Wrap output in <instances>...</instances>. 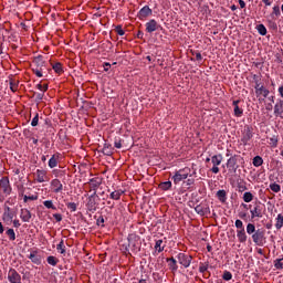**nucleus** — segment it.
<instances>
[{
    "instance_id": "f704fd0d",
    "label": "nucleus",
    "mask_w": 283,
    "mask_h": 283,
    "mask_svg": "<svg viewBox=\"0 0 283 283\" xmlns=\"http://www.w3.org/2000/svg\"><path fill=\"white\" fill-rule=\"evenodd\" d=\"M10 90L11 92H17L19 90V81L17 80H10Z\"/></svg>"
},
{
    "instance_id": "f03ea898",
    "label": "nucleus",
    "mask_w": 283,
    "mask_h": 283,
    "mask_svg": "<svg viewBox=\"0 0 283 283\" xmlns=\"http://www.w3.org/2000/svg\"><path fill=\"white\" fill-rule=\"evenodd\" d=\"M252 242H254L256 247H264V244H266V230L258 229L255 233L252 234Z\"/></svg>"
},
{
    "instance_id": "680f3d73",
    "label": "nucleus",
    "mask_w": 283,
    "mask_h": 283,
    "mask_svg": "<svg viewBox=\"0 0 283 283\" xmlns=\"http://www.w3.org/2000/svg\"><path fill=\"white\" fill-rule=\"evenodd\" d=\"M116 149H120V147H123V143L120 142V139H116L114 143Z\"/></svg>"
},
{
    "instance_id": "9b49d317",
    "label": "nucleus",
    "mask_w": 283,
    "mask_h": 283,
    "mask_svg": "<svg viewBox=\"0 0 283 283\" xmlns=\"http://www.w3.org/2000/svg\"><path fill=\"white\" fill-rule=\"evenodd\" d=\"M36 182H50V177L48 176V170L38 169L35 171Z\"/></svg>"
},
{
    "instance_id": "f8f14e48",
    "label": "nucleus",
    "mask_w": 283,
    "mask_h": 283,
    "mask_svg": "<svg viewBox=\"0 0 283 283\" xmlns=\"http://www.w3.org/2000/svg\"><path fill=\"white\" fill-rule=\"evenodd\" d=\"M8 280L10 283H21V274L14 269H10L8 273Z\"/></svg>"
},
{
    "instance_id": "a878e982",
    "label": "nucleus",
    "mask_w": 283,
    "mask_h": 283,
    "mask_svg": "<svg viewBox=\"0 0 283 283\" xmlns=\"http://www.w3.org/2000/svg\"><path fill=\"white\" fill-rule=\"evenodd\" d=\"M217 198L222 203L227 202V190H218L217 191Z\"/></svg>"
},
{
    "instance_id": "052dcab7",
    "label": "nucleus",
    "mask_w": 283,
    "mask_h": 283,
    "mask_svg": "<svg viewBox=\"0 0 283 283\" xmlns=\"http://www.w3.org/2000/svg\"><path fill=\"white\" fill-rule=\"evenodd\" d=\"M53 218L56 220V222H61V220H63V216H61V213H54Z\"/></svg>"
},
{
    "instance_id": "393cba45",
    "label": "nucleus",
    "mask_w": 283,
    "mask_h": 283,
    "mask_svg": "<svg viewBox=\"0 0 283 283\" xmlns=\"http://www.w3.org/2000/svg\"><path fill=\"white\" fill-rule=\"evenodd\" d=\"M283 227V213H279L275 218V229L280 231Z\"/></svg>"
},
{
    "instance_id": "2eb2a0df",
    "label": "nucleus",
    "mask_w": 283,
    "mask_h": 283,
    "mask_svg": "<svg viewBox=\"0 0 283 283\" xmlns=\"http://www.w3.org/2000/svg\"><path fill=\"white\" fill-rule=\"evenodd\" d=\"M51 189L53 193H61V191H63V184L61 182L60 179H52Z\"/></svg>"
},
{
    "instance_id": "49530a36",
    "label": "nucleus",
    "mask_w": 283,
    "mask_h": 283,
    "mask_svg": "<svg viewBox=\"0 0 283 283\" xmlns=\"http://www.w3.org/2000/svg\"><path fill=\"white\" fill-rule=\"evenodd\" d=\"M254 85H262V77L258 74L252 75Z\"/></svg>"
},
{
    "instance_id": "e2e57ef3",
    "label": "nucleus",
    "mask_w": 283,
    "mask_h": 283,
    "mask_svg": "<svg viewBox=\"0 0 283 283\" xmlns=\"http://www.w3.org/2000/svg\"><path fill=\"white\" fill-rule=\"evenodd\" d=\"M109 67H112V64L105 62L104 63V72H109Z\"/></svg>"
},
{
    "instance_id": "09e8293b",
    "label": "nucleus",
    "mask_w": 283,
    "mask_h": 283,
    "mask_svg": "<svg viewBox=\"0 0 283 283\" xmlns=\"http://www.w3.org/2000/svg\"><path fill=\"white\" fill-rule=\"evenodd\" d=\"M28 200H39V196H35V195H32V196L24 195L23 196V201L28 202Z\"/></svg>"
},
{
    "instance_id": "bb28decb",
    "label": "nucleus",
    "mask_w": 283,
    "mask_h": 283,
    "mask_svg": "<svg viewBox=\"0 0 283 283\" xmlns=\"http://www.w3.org/2000/svg\"><path fill=\"white\" fill-rule=\"evenodd\" d=\"M59 165V155H53L49 160V167L50 169H54Z\"/></svg>"
},
{
    "instance_id": "72a5a7b5",
    "label": "nucleus",
    "mask_w": 283,
    "mask_h": 283,
    "mask_svg": "<svg viewBox=\"0 0 283 283\" xmlns=\"http://www.w3.org/2000/svg\"><path fill=\"white\" fill-rule=\"evenodd\" d=\"M252 163L254 167H262V165L264 164V159H262V157L260 156H255Z\"/></svg>"
},
{
    "instance_id": "7c9ffc66",
    "label": "nucleus",
    "mask_w": 283,
    "mask_h": 283,
    "mask_svg": "<svg viewBox=\"0 0 283 283\" xmlns=\"http://www.w3.org/2000/svg\"><path fill=\"white\" fill-rule=\"evenodd\" d=\"M46 262L50 264V266H56V264H59V259L56 256L50 255L46 258Z\"/></svg>"
},
{
    "instance_id": "774afa93",
    "label": "nucleus",
    "mask_w": 283,
    "mask_h": 283,
    "mask_svg": "<svg viewBox=\"0 0 283 283\" xmlns=\"http://www.w3.org/2000/svg\"><path fill=\"white\" fill-rule=\"evenodd\" d=\"M196 60L197 61H202V54H200L199 52L196 53Z\"/></svg>"
},
{
    "instance_id": "e433bc0d",
    "label": "nucleus",
    "mask_w": 283,
    "mask_h": 283,
    "mask_svg": "<svg viewBox=\"0 0 283 283\" xmlns=\"http://www.w3.org/2000/svg\"><path fill=\"white\" fill-rule=\"evenodd\" d=\"M56 251H59L61 255H65V243L63 240H61L60 243L56 245Z\"/></svg>"
},
{
    "instance_id": "338daca9",
    "label": "nucleus",
    "mask_w": 283,
    "mask_h": 283,
    "mask_svg": "<svg viewBox=\"0 0 283 283\" xmlns=\"http://www.w3.org/2000/svg\"><path fill=\"white\" fill-rule=\"evenodd\" d=\"M279 94L283 98V83L279 86Z\"/></svg>"
},
{
    "instance_id": "6e6552de",
    "label": "nucleus",
    "mask_w": 283,
    "mask_h": 283,
    "mask_svg": "<svg viewBox=\"0 0 283 283\" xmlns=\"http://www.w3.org/2000/svg\"><path fill=\"white\" fill-rule=\"evenodd\" d=\"M226 165H227L229 174H235L238 171V167H239L238 166V155L230 157L227 160Z\"/></svg>"
},
{
    "instance_id": "5701e85b",
    "label": "nucleus",
    "mask_w": 283,
    "mask_h": 283,
    "mask_svg": "<svg viewBox=\"0 0 283 283\" xmlns=\"http://www.w3.org/2000/svg\"><path fill=\"white\" fill-rule=\"evenodd\" d=\"M251 218H262V208L260 206H255L252 210H250Z\"/></svg>"
},
{
    "instance_id": "f3484780",
    "label": "nucleus",
    "mask_w": 283,
    "mask_h": 283,
    "mask_svg": "<svg viewBox=\"0 0 283 283\" xmlns=\"http://www.w3.org/2000/svg\"><path fill=\"white\" fill-rule=\"evenodd\" d=\"M195 211L199 216H207V213H209V206L200 203V205L196 206Z\"/></svg>"
},
{
    "instance_id": "de8ad7c7",
    "label": "nucleus",
    "mask_w": 283,
    "mask_h": 283,
    "mask_svg": "<svg viewBox=\"0 0 283 283\" xmlns=\"http://www.w3.org/2000/svg\"><path fill=\"white\" fill-rule=\"evenodd\" d=\"M208 269H209V263H201L199 266L200 273H207Z\"/></svg>"
},
{
    "instance_id": "aec40b11",
    "label": "nucleus",
    "mask_w": 283,
    "mask_h": 283,
    "mask_svg": "<svg viewBox=\"0 0 283 283\" xmlns=\"http://www.w3.org/2000/svg\"><path fill=\"white\" fill-rule=\"evenodd\" d=\"M29 260H31L33 264H41V255H39L38 251H32L29 255Z\"/></svg>"
},
{
    "instance_id": "ddd939ff",
    "label": "nucleus",
    "mask_w": 283,
    "mask_h": 283,
    "mask_svg": "<svg viewBox=\"0 0 283 283\" xmlns=\"http://www.w3.org/2000/svg\"><path fill=\"white\" fill-rule=\"evenodd\" d=\"M154 14V11L149 6L143 7L138 12V19L143 21L144 19H147V17H151Z\"/></svg>"
},
{
    "instance_id": "4d7b16f0",
    "label": "nucleus",
    "mask_w": 283,
    "mask_h": 283,
    "mask_svg": "<svg viewBox=\"0 0 283 283\" xmlns=\"http://www.w3.org/2000/svg\"><path fill=\"white\" fill-rule=\"evenodd\" d=\"M36 87L40 90V92H48V84H38Z\"/></svg>"
},
{
    "instance_id": "c756f323",
    "label": "nucleus",
    "mask_w": 283,
    "mask_h": 283,
    "mask_svg": "<svg viewBox=\"0 0 283 283\" xmlns=\"http://www.w3.org/2000/svg\"><path fill=\"white\" fill-rule=\"evenodd\" d=\"M6 234L8 235L9 240L11 242H14L17 240V233H14V229L10 228L6 231Z\"/></svg>"
},
{
    "instance_id": "3c124183",
    "label": "nucleus",
    "mask_w": 283,
    "mask_h": 283,
    "mask_svg": "<svg viewBox=\"0 0 283 283\" xmlns=\"http://www.w3.org/2000/svg\"><path fill=\"white\" fill-rule=\"evenodd\" d=\"M238 191H240L241 193L243 191H247V185L242 182L238 184Z\"/></svg>"
},
{
    "instance_id": "c03bdc74",
    "label": "nucleus",
    "mask_w": 283,
    "mask_h": 283,
    "mask_svg": "<svg viewBox=\"0 0 283 283\" xmlns=\"http://www.w3.org/2000/svg\"><path fill=\"white\" fill-rule=\"evenodd\" d=\"M234 227L238 229L237 231H244V223L240 219L235 220Z\"/></svg>"
},
{
    "instance_id": "a211bd4d",
    "label": "nucleus",
    "mask_w": 283,
    "mask_h": 283,
    "mask_svg": "<svg viewBox=\"0 0 283 283\" xmlns=\"http://www.w3.org/2000/svg\"><path fill=\"white\" fill-rule=\"evenodd\" d=\"M20 218H21L22 222H30V220L32 218V213L30 212V210H28L25 208L21 209Z\"/></svg>"
},
{
    "instance_id": "7ed1b4c3",
    "label": "nucleus",
    "mask_w": 283,
    "mask_h": 283,
    "mask_svg": "<svg viewBox=\"0 0 283 283\" xmlns=\"http://www.w3.org/2000/svg\"><path fill=\"white\" fill-rule=\"evenodd\" d=\"M101 205V197L96 192H93L87 198L86 207L90 211H96Z\"/></svg>"
},
{
    "instance_id": "4c0bfd02",
    "label": "nucleus",
    "mask_w": 283,
    "mask_h": 283,
    "mask_svg": "<svg viewBox=\"0 0 283 283\" xmlns=\"http://www.w3.org/2000/svg\"><path fill=\"white\" fill-rule=\"evenodd\" d=\"M155 249L158 251V253H163V251H165V245H163L161 239L156 241Z\"/></svg>"
},
{
    "instance_id": "69168bd1",
    "label": "nucleus",
    "mask_w": 283,
    "mask_h": 283,
    "mask_svg": "<svg viewBox=\"0 0 283 283\" xmlns=\"http://www.w3.org/2000/svg\"><path fill=\"white\" fill-rule=\"evenodd\" d=\"M239 6L241 9L247 8V3L244 2V0H239Z\"/></svg>"
},
{
    "instance_id": "20e7f679",
    "label": "nucleus",
    "mask_w": 283,
    "mask_h": 283,
    "mask_svg": "<svg viewBox=\"0 0 283 283\" xmlns=\"http://www.w3.org/2000/svg\"><path fill=\"white\" fill-rule=\"evenodd\" d=\"M222 160H223V157H222V154H218V155H214L211 157V165H212V168L210 169V171L212 174H220V165H222Z\"/></svg>"
},
{
    "instance_id": "f257e3e1",
    "label": "nucleus",
    "mask_w": 283,
    "mask_h": 283,
    "mask_svg": "<svg viewBox=\"0 0 283 283\" xmlns=\"http://www.w3.org/2000/svg\"><path fill=\"white\" fill-rule=\"evenodd\" d=\"M191 168L189 167H185L182 169H179L175 172V175L172 176V182L174 185H180V182H182V180H187L189 178V176L191 177Z\"/></svg>"
},
{
    "instance_id": "0e129e2a",
    "label": "nucleus",
    "mask_w": 283,
    "mask_h": 283,
    "mask_svg": "<svg viewBox=\"0 0 283 283\" xmlns=\"http://www.w3.org/2000/svg\"><path fill=\"white\" fill-rule=\"evenodd\" d=\"M13 227H15V229H19V227H21V222L18 219L13 220Z\"/></svg>"
},
{
    "instance_id": "39448f33",
    "label": "nucleus",
    "mask_w": 283,
    "mask_h": 283,
    "mask_svg": "<svg viewBox=\"0 0 283 283\" xmlns=\"http://www.w3.org/2000/svg\"><path fill=\"white\" fill-rule=\"evenodd\" d=\"M14 216H17V212H14L11 207L4 205V212L2 214L3 222H6V224H12Z\"/></svg>"
},
{
    "instance_id": "6ab92c4d",
    "label": "nucleus",
    "mask_w": 283,
    "mask_h": 283,
    "mask_svg": "<svg viewBox=\"0 0 283 283\" xmlns=\"http://www.w3.org/2000/svg\"><path fill=\"white\" fill-rule=\"evenodd\" d=\"M274 115L279 118H283V101H280L274 106Z\"/></svg>"
},
{
    "instance_id": "9d476101",
    "label": "nucleus",
    "mask_w": 283,
    "mask_h": 283,
    "mask_svg": "<svg viewBox=\"0 0 283 283\" xmlns=\"http://www.w3.org/2000/svg\"><path fill=\"white\" fill-rule=\"evenodd\" d=\"M0 187L6 196H10V193H12V187L10 186V179H8V177H3L0 180Z\"/></svg>"
},
{
    "instance_id": "473e14b6",
    "label": "nucleus",
    "mask_w": 283,
    "mask_h": 283,
    "mask_svg": "<svg viewBox=\"0 0 283 283\" xmlns=\"http://www.w3.org/2000/svg\"><path fill=\"white\" fill-rule=\"evenodd\" d=\"M32 71L35 74V76H38V78H43V72H45V69H43V67H33Z\"/></svg>"
},
{
    "instance_id": "ea45409f",
    "label": "nucleus",
    "mask_w": 283,
    "mask_h": 283,
    "mask_svg": "<svg viewBox=\"0 0 283 283\" xmlns=\"http://www.w3.org/2000/svg\"><path fill=\"white\" fill-rule=\"evenodd\" d=\"M170 187H171V181H164L159 185V189H161V191H169Z\"/></svg>"
},
{
    "instance_id": "423d86ee",
    "label": "nucleus",
    "mask_w": 283,
    "mask_h": 283,
    "mask_svg": "<svg viewBox=\"0 0 283 283\" xmlns=\"http://www.w3.org/2000/svg\"><path fill=\"white\" fill-rule=\"evenodd\" d=\"M255 96L261 101L262 98H268L271 91L264 86V84L254 85Z\"/></svg>"
},
{
    "instance_id": "37998d69",
    "label": "nucleus",
    "mask_w": 283,
    "mask_h": 283,
    "mask_svg": "<svg viewBox=\"0 0 283 283\" xmlns=\"http://www.w3.org/2000/svg\"><path fill=\"white\" fill-rule=\"evenodd\" d=\"M270 189L271 191H274V193H280V191L282 190V187L279 184H271L270 185Z\"/></svg>"
},
{
    "instance_id": "4be33fe9",
    "label": "nucleus",
    "mask_w": 283,
    "mask_h": 283,
    "mask_svg": "<svg viewBox=\"0 0 283 283\" xmlns=\"http://www.w3.org/2000/svg\"><path fill=\"white\" fill-rule=\"evenodd\" d=\"M237 238L241 244L247 242V230H237Z\"/></svg>"
},
{
    "instance_id": "5fc2aeb1",
    "label": "nucleus",
    "mask_w": 283,
    "mask_h": 283,
    "mask_svg": "<svg viewBox=\"0 0 283 283\" xmlns=\"http://www.w3.org/2000/svg\"><path fill=\"white\" fill-rule=\"evenodd\" d=\"M66 207L70 209V211H76V203L74 202H69Z\"/></svg>"
},
{
    "instance_id": "13d9d810",
    "label": "nucleus",
    "mask_w": 283,
    "mask_h": 283,
    "mask_svg": "<svg viewBox=\"0 0 283 283\" xmlns=\"http://www.w3.org/2000/svg\"><path fill=\"white\" fill-rule=\"evenodd\" d=\"M96 224L98 227H101V224H102V227H103V224H105V218H103V216L98 217V219L96 220Z\"/></svg>"
},
{
    "instance_id": "1a4fd4ad",
    "label": "nucleus",
    "mask_w": 283,
    "mask_h": 283,
    "mask_svg": "<svg viewBox=\"0 0 283 283\" xmlns=\"http://www.w3.org/2000/svg\"><path fill=\"white\" fill-rule=\"evenodd\" d=\"M251 138H253V128H251V126H245L242 132L241 142L243 145H247Z\"/></svg>"
},
{
    "instance_id": "603ef678",
    "label": "nucleus",
    "mask_w": 283,
    "mask_h": 283,
    "mask_svg": "<svg viewBox=\"0 0 283 283\" xmlns=\"http://www.w3.org/2000/svg\"><path fill=\"white\" fill-rule=\"evenodd\" d=\"M232 277H233V274H231V272L223 273V280H226V282H229V280H231Z\"/></svg>"
},
{
    "instance_id": "dca6fc26",
    "label": "nucleus",
    "mask_w": 283,
    "mask_h": 283,
    "mask_svg": "<svg viewBox=\"0 0 283 283\" xmlns=\"http://www.w3.org/2000/svg\"><path fill=\"white\" fill-rule=\"evenodd\" d=\"M160 28V24H158V22L154 19L149 20L146 23V32H148V34H151V32H156V30H158Z\"/></svg>"
},
{
    "instance_id": "b1692460",
    "label": "nucleus",
    "mask_w": 283,
    "mask_h": 283,
    "mask_svg": "<svg viewBox=\"0 0 283 283\" xmlns=\"http://www.w3.org/2000/svg\"><path fill=\"white\" fill-rule=\"evenodd\" d=\"M34 67H42V70H45V61H43V56H36L33 60Z\"/></svg>"
},
{
    "instance_id": "c9c22d12",
    "label": "nucleus",
    "mask_w": 283,
    "mask_h": 283,
    "mask_svg": "<svg viewBox=\"0 0 283 283\" xmlns=\"http://www.w3.org/2000/svg\"><path fill=\"white\" fill-rule=\"evenodd\" d=\"M245 229H247L248 235H253V233H255V231H258V230H255V224H253V223H248Z\"/></svg>"
},
{
    "instance_id": "4468645a",
    "label": "nucleus",
    "mask_w": 283,
    "mask_h": 283,
    "mask_svg": "<svg viewBox=\"0 0 283 283\" xmlns=\"http://www.w3.org/2000/svg\"><path fill=\"white\" fill-rule=\"evenodd\" d=\"M88 185H90L91 191H93V193H96V191H98V187L103 185V181L101 180V178L95 177L90 179Z\"/></svg>"
},
{
    "instance_id": "2f4dec72",
    "label": "nucleus",
    "mask_w": 283,
    "mask_h": 283,
    "mask_svg": "<svg viewBox=\"0 0 283 283\" xmlns=\"http://www.w3.org/2000/svg\"><path fill=\"white\" fill-rule=\"evenodd\" d=\"M274 269L276 271H283V258L274 260Z\"/></svg>"
},
{
    "instance_id": "a18cd8bd",
    "label": "nucleus",
    "mask_w": 283,
    "mask_h": 283,
    "mask_svg": "<svg viewBox=\"0 0 283 283\" xmlns=\"http://www.w3.org/2000/svg\"><path fill=\"white\" fill-rule=\"evenodd\" d=\"M169 266L171 269V271H178V264H177V261L176 259L171 258L169 259Z\"/></svg>"
},
{
    "instance_id": "6e6d98bb",
    "label": "nucleus",
    "mask_w": 283,
    "mask_h": 283,
    "mask_svg": "<svg viewBox=\"0 0 283 283\" xmlns=\"http://www.w3.org/2000/svg\"><path fill=\"white\" fill-rule=\"evenodd\" d=\"M273 14L276 15V17H280L281 11H280V7L279 6L273 7L272 17H273Z\"/></svg>"
},
{
    "instance_id": "8fccbe9b",
    "label": "nucleus",
    "mask_w": 283,
    "mask_h": 283,
    "mask_svg": "<svg viewBox=\"0 0 283 283\" xmlns=\"http://www.w3.org/2000/svg\"><path fill=\"white\" fill-rule=\"evenodd\" d=\"M115 32H117V34H118L119 36H125V31L123 30V27H122V25H117V27L115 28Z\"/></svg>"
},
{
    "instance_id": "58836bf2",
    "label": "nucleus",
    "mask_w": 283,
    "mask_h": 283,
    "mask_svg": "<svg viewBox=\"0 0 283 283\" xmlns=\"http://www.w3.org/2000/svg\"><path fill=\"white\" fill-rule=\"evenodd\" d=\"M43 206L46 209H52L53 211H56V206H54V202L52 200H45L43 201Z\"/></svg>"
},
{
    "instance_id": "c85d7f7f",
    "label": "nucleus",
    "mask_w": 283,
    "mask_h": 283,
    "mask_svg": "<svg viewBox=\"0 0 283 283\" xmlns=\"http://www.w3.org/2000/svg\"><path fill=\"white\" fill-rule=\"evenodd\" d=\"M52 70H54L55 74H63V64L56 62L55 64H52Z\"/></svg>"
},
{
    "instance_id": "bf43d9fd",
    "label": "nucleus",
    "mask_w": 283,
    "mask_h": 283,
    "mask_svg": "<svg viewBox=\"0 0 283 283\" xmlns=\"http://www.w3.org/2000/svg\"><path fill=\"white\" fill-rule=\"evenodd\" d=\"M270 145H272V147H277V137L270 138Z\"/></svg>"
},
{
    "instance_id": "864d4df0",
    "label": "nucleus",
    "mask_w": 283,
    "mask_h": 283,
    "mask_svg": "<svg viewBox=\"0 0 283 283\" xmlns=\"http://www.w3.org/2000/svg\"><path fill=\"white\" fill-rule=\"evenodd\" d=\"M32 127H36L39 125V114H36L33 119L31 120Z\"/></svg>"
},
{
    "instance_id": "a19ab883",
    "label": "nucleus",
    "mask_w": 283,
    "mask_h": 283,
    "mask_svg": "<svg viewBox=\"0 0 283 283\" xmlns=\"http://www.w3.org/2000/svg\"><path fill=\"white\" fill-rule=\"evenodd\" d=\"M243 202H253V193L250 191L243 193Z\"/></svg>"
},
{
    "instance_id": "79ce46f5",
    "label": "nucleus",
    "mask_w": 283,
    "mask_h": 283,
    "mask_svg": "<svg viewBox=\"0 0 283 283\" xmlns=\"http://www.w3.org/2000/svg\"><path fill=\"white\" fill-rule=\"evenodd\" d=\"M256 30L261 36H266V27H264V24H259Z\"/></svg>"
},
{
    "instance_id": "0eeeda50",
    "label": "nucleus",
    "mask_w": 283,
    "mask_h": 283,
    "mask_svg": "<svg viewBox=\"0 0 283 283\" xmlns=\"http://www.w3.org/2000/svg\"><path fill=\"white\" fill-rule=\"evenodd\" d=\"M177 259L179 264H181V266H184L185 269H189V266H191V261L193 260L191 255L186 253H179L177 255Z\"/></svg>"
},
{
    "instance_id": "412c9836",
    "label": "nucleus",
    "mask_w": 283,
    "mask_h": 283,
    "mask_svg": "<svg viewBox=\"0 0 283 283\" xmlns=\"http://www.w3.org/2000/svg\"><path fill=\"white\" fill-rule=\"evenodd\" d=\"M239 104H240V99L232 102V105L234 107V116H237V118H240V116H242V114H244V111L242 108H240Z\"/></svg>"
},
{
    "instance_id": "cd10ccee",
    "label": "nucleus",
    "mask_w": 283,
    "mask_h": 283,
    "mask_svg": "<svg viewBox=\"0 0 283 283\" xmlns=\"http://www.w3.org/2000/svg\"><path fill=\"white\" fill-rule=\"evenodd\" d=\"M123 193H125V191H123V190H115V191L111 192L109 198L112 200H120V196H123Z\"/></svg>"
}]
</instances>
